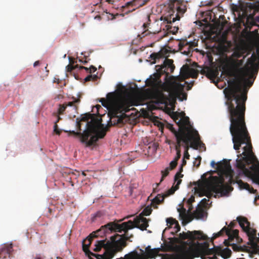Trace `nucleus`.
<instances>
[{"mask_svg": "<svg viewBox=\"0 0 259 259\" xmlns=\"http://www.w3.org/2000/svg\"><path fill=\"white\" fill-rule=\"evenodd\" d=\"M208 201H209V200H208L206 198H204L201 200V203H202V204L205 205L207 204Z\"/></svg>", "mask_w": 259, "mask_h": 259, "instance_id": "obj_47", "label": "nucleus"}, {"mask_svg": "<svg viewBox=\"0 0 259 259\" xmlns=\"http://www.w3.org/2000/svg\"><path fill=\"white\" fill-rule=\"evenodd\" d=\"M35 259H44L42 257H41L40 255H36L35 258Z\"/></svg>", "mask_w": 259, "mask_h": 259, "instance_id": "obj_59", "label": "nucleus"}, {"mask_svg": "<svg viewBox=\"0 0 259 259\" xmlns=\"http://www.w3.org/2000/svg\"><path fill=\"white\" fill-rule=\"evenodd\" d=\"M169 170H170L167 167H166L164 170L161 171L162 178L160 180V182H162L164 178L168 175Z\"/></svg>", "mask_w": 259, "mask_h": 259, "instance_id": "obj_37", "label": "nucleus"}, {"mask_svg": "<svg viewBox=\"0 0 259 259\" xmlns=\"http://www.w3.org/2000/svg\"><path fill=\"white\" fill-rule=\"evenodd\" d=\"M167 53L168 51L166 50H161L158 53H154L151 54L150 58L151 59V60H153V63H155L157 60L167 57Z\"/></svg>", "mask_w": 259, "mask_h": 259, "instance_id": "obj_21", "label": "nucleus"}, {"mask_svg": "<svg viewBox=\"0 0 259 259\" xmlns=\"http://www.w3.org/2000/svg\"><path fill=\"white\" fill-rule=\"evenodd\" d=\"M181 145L184 148V158L189 159L190 155L188 150L190 148L198 149L199 148H205V144L201 141L200 135L197 131L184 138L181 140Z\"/></svg>", "mask_w": 259, "mask_h": 259, "instance_id": "obj_10", "label": "nucleus"}, {"mask_svg": "<svg viewBox=\"0 0 259 259\" xmlns=\"http://www.w3.org/2000/svg\"><path fill=\"white\" fill-rule=\"evenodd\" d=\"M13 251V245L11 244H4L0 248V259L10 257Z\"/></svg>", "mask_w": 259, "mask_h": 259, "instance_id": "obj_19", "label": "nucleus"}, {"mask_svg": "<svg viewBox=\"0 0 259 259\" xmlns=\"http://www.w3.org/2000/svg\"><path fill=\"white\" fill-rule=\"evenodd\" d=\"M238 184L240 188L246 189L251 193L255 194L257 191L256 190H255L252 187H250L248 183H244L242 180H239Z\"/></svg>", "mask_w": 259, "mask_h": 259, "instance_id": "obj_23", "label": "nucleus"}, {"mask_svg": "<svg viewBox=\"0 0 259 259\" xmlns=\"http://www.w3.org/2000/svg\"><path fill=\"white\" fill-rule=\"evenodd\" d=\"M246 52L245 48L242 47L238 48L233 53L232 58H236V59L239 58L243 56Z\"/></svg>", "mask_w": 259, "mask_h": 259, "instance_id": "obj_24", "label": "nucleus"}, {"mask_svg": "<svg viewBox=\"0 0 259 259\" xmlns=\"http://www.w3.org/2000/svg\"><path fill=\"white\" fill-rule=\"evenodd\" d=\"M231 250L226 248L222 250V256L225 258H228L231 256Z\"/></svg>", "mask_w": 259, "mask_h": 259, "instance_id": "obj_33", "label": "nucleus"}, {"mask_svg": "<svg viewBox=\"0 0 259 259\" xmlns=\"http://www.w3.org/2000/svg\"><path fill=\"white\" fill-rule=\"evenodd\" d=\"M186 164V160L185 159V158H183V160H182V163L181 164V166H184Z\"/></svg>", "mask_w": 259, "mask_h": 259, "instance_id": "obj_54", "label": "nucleus"}, {"mask_svg": "<svg viewBox=\"0 0 259 259\" xmlns=\"http://www.w3.org/2000/svg\"><path fill=\"white\" fill-rule=\"evenodd\" d=\"M80 102L79 99H74L72 102L64 103L62 105H59L57 113H63L66 111L67 112L75 113L77 112V104Z\"/></svg>", "mask_w": 259, "mask_h": 259, "instance_id": "obj_17", "label": "nucleus"}, {"mask_svg": "<svg viewBox=\"0 0 259 259\" xmlns=\"http://www.w3.org/2000/svg\"><path fill=\"white\" fill-rule=\"evenodd\" d=\"M90 68L91 70H92V72H94L97 70V68L93 65H91Z\"/></svg>", "mask_w": 259, "mask_h": 259, "instance_id": "obj_51", "label": "nucleus"}, {"mask_svg": "<svg viewBox=\"0 0 259 259\" xmlns=\"http://www.w3.org/2000/svg\"><path fill=\"white\" fill-rule=\"evenodd\" d=\"M234 239H232V240H230L229 239V237L228 238V239H227V240H224V244L225 245V246H229L230 245H231L232 246V248L234 250H237L238 249V248L240 247H239L238 246H237L235 243H231L233 240H234Z\"/></svg>", "mask_w": 259, "mask_h": 259, "instance_id": "obj_29", "label": "nucleus"}, {"mask_svg": "<svg viewBox=\"0 0 259 259\" xmlns=\"http://www.w3.org/2000/svg\"><path fill=\"white\" fill-rule=\"evenodd\" d=\"M171 59H165L161 66L156 65L155 68L157 72L153 74V77L146 80V84L156 89L158 91V98L156 100L154 109H159L165 113H185L174 111L175 99L171 96V84L170 82H162L160 79L161 75L165 74V79L168 76L169 71L172 73L175 66Z\"/></svg>", "mask_w": 259, "mask_h": 259, "instance_id": "obj_4", "label": "nucleus"}, {"mask_svg": "<svg viewBox=\"0 0 259 259\" xmlns=\"http://www.w3.org/2000/svg\"><path fill=\"white\" fill-rule=\"evenodd\" d=\"M194 197L192 196L187 201V203L190 205L194 201Z\"/></svg>", "mask_w": 259, "mask_h": 259, "instance_id": "obj_43", "label": "nucleus"}, {"mask_svg": "<svg viewBox=\"0 0 259 259\" xmlns=\"http://www.w3.org/2000/svg\"><path fill=\"white\" fill-rule=\"evenodd\" d=\"M197 46V43L193 41L188 42L187 40H181L179 45V50L181 53L187 56H191L193 48Z\"/></svg>", "mask_w": 259, "mask_h": 259, "instance_id": "obj_18", "label": "nucleus"}, {"mask_svg": "<svg viewBox=\"0 0 259 259\" xmlns=\"http://www.w3.org/2000/svg\"><path fill=\"white\" fill-rule=\"evenodd\" d=\"M84 81H91V80H93V77H92V75H89L88 76H87L85 78H84Z\"/></svg>", "mask_w": 259, "mask_h": 259, "instance_id": "obj_44", "label": "nucleus"}, {"mask_svg": "<svg viewBox=\"0 0 259 259\" xmlns=\"http://www.w3.org/2000/svg\"><path fill=\"white\" fill-rule=\"evenodd\" d=\"M105 226V225L102 226L100 229L91 234L90 236L82 242V249L89 258L92 257V256L95 257L97 259L101 258L102 257H104V255H100L99 254H96L91 251L89 250V247L92 243L93 238L97 237L99 236H102V235L105 234L108 231L116 232L114 229H109L107 227H104Z\"/></svg>", "mask_w": 259, "mask_h": 259, "instance_id": "obj_11", "label": "nucleus"}, {"mask_svg": "<svg viewBox=\"0 0 259 259\" xmlns=\"http://www.w3.org/2000/svg\"><path fill=\"white\" fill-rule=\"evenodd\" d=\"M152 210L151 207L147 206L146 207L139 216L136 217L134 222L128 221L126 222H123L119 224L114 222H110L104 226L108 227L109 229H113L115 232L122 233L123 232L128 236V230L133 229L135 227L140 229L141 230H146L148 227V222L146 218L144 216H147L151 213Z\"/></svg>", "mask_w": 259, "mask_h": 259, "instance_id": "obj_7", "label": "nucleus"}, {"mask_svg": "<svg viewBox=\"0 0 259 259\" xmlns=\"http://www.w3.org/2000/svg\"><path fill=\"white\" fill-rule=\"evenodd\" d=\"M141 113H144V114H146V113H148V112H147L146 111H142V112Z\"/></svg>", "mask_w": 259, "mask_h": 259, "instance_id": "obj_61", "label": "nucleus"}, {"mask_svg": "<svg viewBox=\"0 0 259 259\" xmlns=\"http://www.w3.org/2000/svg\"><path fill=\"white\" fill-rule=\"evenodd\" d=\"M105 114H81L80 119H76V127L79 132L69 131L87 147L95 144L99 139H103L112 125L119 127L128 123L135 124L139 118H151L153 114H107L109 118L107 124L102 123V116Z\"/></svg>", "mask_w": 259, "mask_h": 259, "instance_id": "obj_1", "label": "nucleus"}, {"mask_svg": "<svg viewBox=\"0 0 259 259\" xmlns=\"http://www.w3.org/2000/svg\"><path fill=\"white\" fill-rule=\"evenodd\" d=\"M95 19L100 21L101 20V17L100 15H97L95 17Z\"/></svg>", "mask_w": 259, "mask_h": 259, "instance_id": "obj_53", "label": "nucleus"}, {"mask_svg": "<svg viewBox=\"0 0 259 259\" xmlns=\"http://www.w3.org/2000/svg\"><path fill=\"white\" fill-rule=\"evenodd\" d=\"M178 125V130H176L173 125L167 123L166 127L174 134L176 141H181L184 138L197 131L190 121L189 117L186 114H168Z\"/></svg>", "mask_w": 259, "mask_h": 259, "instance_id": "obj_8", "label": "nucleus"}, {"mask_svg": "<svg viewBox=\"0 0 259 259\" xmlns=\"http://www.w3.org/2000/svg\"><path fill=\"white\" fill-rule=\"evenodd\" d=\"M181 141H176L175 143H174L175 144V149L177 152L176 156L174 160L177 162L181 156V148L182 147V145H181Z\"/></svg>", "mask_w": 259, "mask_h": 259, "instance_id": "obj_26", "label": "nucleus"}, {"mask_svg": "<svg viewBox=\"0 0 259 259\" xmlns=\"http://www.w3.org/2000/svg\"><path fill=\"white\" fill-rule=\"evenodd\" d=\"M183 167L181 166L179 171H178L175 176V181H177V184L175 186H172L170 189L166 191L163 194H158L155 198L151 201V205L154 208H157V205L161 204L163 202L165 197H168L173 194L175 191L179 188V185L182 182V180L179 179L180 178H182L183 175L181 174L183 171Z\"/></svg>", "mask_w": 259, "mask_h": 259, "instance_id": "obj_13", "label": "nucleus"}, {"mask_svg": "<svg viewBox=\"0 0 259 259\" xmlns=\"http://www.w3.org/2000/svg\"><path fill=\"white\" fill-rule=\"evenodd\" d=\"M211 166L219 170L223 169L222 174L219 177L211 176L210 179L205 184L195 182L194 184H197V188H196V192L199 194V196H206L208 198L212 196L217 197H222L227 195L229 192L233 190V188L228 184L225 183L224 176L229 178V182L231 183L233 179L231 166L227 163L223 164L219 162L217 164L214 161H211Z\"/></svg>", "mask_w": 259, "mask_h": 259, "instance_id": "obj_5", "label": "nucleus"}, {"mask_svg": "<svg viewBox=\"0 0 259 259\" xmlns=\"http://www.w3.org/2000/svg\"><path fill=\"white\" fill-rule=\"evenodd\" d=\"M174 239H175V240H177V241H178V238H174Z\"/></svg>", "mask_w": 259, "mask_h": 259, "instance_id": "obj_64", "label": "nucleus"}, {"mask_svg": "<svg viewBox=\"0 0 259 259\" xmlns=\"http://www.w3.org/2000/svg\"><path fill=\"white\" fill-rule=\"evenodd\" d=\"M180 95H182V98L181 99V100H186L187 99V94L186 93H182L180 94Z\"/></svg>", "mask_w": 259, "mask_h": 259, "instance_id": "obj_46", "label": "nucleus"}, {"mask_svg": "<svg viewBox=\"0 0 259 259\" xmlns=\"http://www.w3.org/2000/svg\"><path fill=\"white\" fill-rule=\"evenodd\" d=\"M194 81H192L191 82L190 84H188V86H187V90H190L191 89V88L192 87V85H193V83H194Z\"/></svg>", "mask_w": 259, "mask_h": 259, "instance_id": "obj_50", "label": "nucleus"}, {"mask_svg": "<svg viewBox=\"0 0 259 259\" xmlns=\"http://www.w3.org/2000/svg\"><path fill=\"white\" fill-rule=\"evenodd\" d=\"M224 233H226V235L229 237V239L230 240L236 239L237 242L242 241V239L239 237V231L238 230H231V229L226 227L223 228L219 232L213 234V236L211 238L212 241L217 238L222 236Z\"/></svg>", "mask_w": 259, "mask_h": 259, "instance_id": "obj_16", "label": "nucleus"}, {"mask_svg": "<svg viewBox=\"0 0 259 259\" xmlns=\"http://www.w3.org/2000/svg\"><path fill=\"white\" fill-rule=\"evenodd\" d=\"M148 23H144L143 25L144 29H146L147 27H148Z\"/></svg>", "mask_w": 259, "mask_h": 259, "instance_id": "obj_58", "label": "nucleus"}, {"mask_svg": "<svg viewBox=\"0 0 259 259\" xmlns=\"http://www.w3.org/2000/svg\"><path fill=\"white\" fill-rule=\"evenodd\" d=\"M244 115L235 114V150L239 153L236 167L253 183L259 185V161L252 151Z\"/></svg>", "mask_w": 259, "mask_h": 259, "instance_id": "obj_3", "label": "nucleus"}, {"mask_svg": "<svg viewBox=\"0 0 259 259\" xmlns=\"http://www.w3.org/2000/svg\"><path fill=\"white\" fill-rule=\"evenodd\" d=\"M246 5L247 7H248L250 9L257 10L256 6L254 4H252L251 3H247Z\"/></svg>", "mask_w": 259, "mask_h": 259, "instance_id": "obj_41", "label": "nucleus"}, {"mask_svg": "<svg viewBox=\"0 0 259 259\" xmlns=\"http://www.w3.org/2000/svg\"><path fill=\"white\" fill-rule=\"evenodd\" d=\"M60 118L59 116H57V120L55 121V124H54V132L57 135H60L61 133V131L60 130L59 128H58V125H57V122L59 121V120H60Z\"/></svg>", "mask_w": 259, "mask_h": 259, "instance_id": "obj_34", "label": "nucleus"}, {"mask_svg": "<svg viewBox=\"0 0 259 259\" xmlns=\"http://www.w3.org/2000/svg\"><path fill=\"white\" fill-rule=\"evenodd\" d=\"M78 67V65H76L75 66H73L71 64H69L67 66V70L68 72H71L73 70L75 69L76 68Z\"/></svg>", "mask_w": 259, "mask_h": 259, "instance_id": "obj_40", "label": "nucleus"}, {"mask_svg": "<svg viewBox=\"0 0 259 259\" xmlns=\"http://www.w3.org/2000/svg\"><path fill=\"white\" fill-rule=\"evenodd\" d=\"M245 57H243V58L241 60L230 58L231 65L232 67L238 68L242 66L244 63Z\"/></svg>", "mask_w": 259, "mask_h": 259, "instance_id": "obj_27", "label": "nucleus"}, {"mask_svg": "<svg viewBox=\"0 0 259 259\" xmlns=\"http://www.w3.org/2000/svg\"><path fill=\"white\" fill-rule=\"evenodd\" d=\"M234 226H235V223H233V222H231L230 224V227L231 228H233L234 227Z\"/></svg>", "mask_w": 259, "mask_h": 259, "instance_id": "obj_57", "label": "nucleus"}, {"mask_svg": "<svg viewBox=\"0 0 259 259\" xmlns=\"http://www.w3.org/2000/svg\"><path fill=\"white\" fill-rule=\"evenodd\" d=\"M198 72H195L194 71H193L190 74V76L192 77V78H197V76H198Z\"/></svg>", "mask_w": 259, "mask_h": 259, "instance_id": "obj_45", "label": "nucleus"}, {"mask_svg": "<svg viewBox=\"0 0 259 259\" xmlns=\"http://www.w3.org/2000/svg\"><path fill=\"white\" fill-rule=\"evenodd\" d=\"M166 223L167 224L169 225L170 227L175 225L174 228L176 229V232H178L180 230L181 227L179 224V223L175 219L172 218H167L166 219Z\"/></svg>", "mask_w": 259, "mask_h": 259, "instance_id": "obj_25", "label": "nucleus"}, {"mask_svg": "<svg viewBox=\"0 0 259 259\" xmlns=\"http://www.w3.org/2000/svg\"><path fill=\"white\" fill-rule=\"evenodd\" d=\"M223 72L230 77L234 75L232 67L228 65L223 67Z\"/></svg>", "mask_w": 259, "mask_h": 259, "instance_id": "obj_30", "label": "nucleus"}, {"mask_svg": "<svg viewBox=\"0 0 259 259\" xmlns=\"http://www.w3.org/2000/svg\"><path fill=\"white\" fill-rule=\"evenodd\" d=\"M95 107L97 109V112L96 113H99L100 109L102 108L101 106L99 105H97Z\"/></svg>", "mask_w": 259, "mask_h": 259, "instance_id": "obj_49", "label": "nucleus"}, {"mask_svg": "<svg viewBox=\"0 0 259 259\" xmlns=\"http://www.w3.org/2000/svg\"><path fill=\"white\" fill-rule=\"evenodd\" d=\"M201 157L200 156H198L197 158L195 159V161L193 162L194 165L196 166L197 167H198L201 163Z\"/></svg>", "mask_w": 259, "mask_h": 259, "instance_id": "obj_39", "label": "nucleus"}, {"mask_svg": "<svg viewBox=\"0 0 259 259\" xmlns=\"http://www.w3.org/2000/svg\"><path fill=\"white\" fill-rule=\"evenodd\" d=\"M99 101L108 111L105 113H126L135 110L133 107L131 108L134 101L129 95L117 96L114 92H111L107 94L106 98H101Z\"/></svg>", "mask_w": 259, "mask_h": 259, "instance_id": "obj_6", "label": "nucleus"}, {"mask_svg": "<svg viewBox=\"0 0 259 259\" xmlns=\"http://www.w3.org/2000/svg\"><path fill=\"white\" fill-rule=\"evenodd\" d=\"M237 220L240 227L248 236L250 244L259 252V246L256 243V242H259V237L256 236V230L250 227V223L246 218L238 217Z\"/></svg>", "mask_w": 259, "mask_h": 259, "instance_id": "obj_12", "label": "nucleus"}, {"mask_svg": "<svg viewBox=\"0 0 259 259\" xmlns=\"http://www.w3.org/2000/svg\"><path fill=\"white\" fill-rule=\"evenodd\" d=\"M57 259H62V258L58 256V257H57Z\"/></svg>", "mask_w": 259, "mask_h": 259, "instance_id": "obj_63", "label": "nucleus"}, {"mask_svg": "<svg viewBox=\"0 0 259 259\" xmlns=\"http://www.w3.org/2000/svg\"><path fill=\"white\" fill-rule=\"evenodd\" d=\"M256 55L253 53L248 60L250 67L240 69V75L228 80V87L224 90L229 113H245L248 88L252 84L259 68V48Z\"/></svg>", "mask_w": 259, "mask_h": 259, "instance_id": "obj_2", "label": "nucleus"}, {"mask_svg": "<svg viewBox=\"0 0 259 259\" xmlns=\"http://www.w3.org/2000/svg\"><path fill=\"white\" fill-rule=\"evenodd\" d=\"M201 255L202 259H218L215 254L208 253L202 255V251L198 247H189L184 250L178 259H194V257Z\"/></svg>", "mask_w": 259, "mask_h": 259, "instance_id": "obj_14", "label": "nucleus"}, {"mask_svg": "<svg viewBox=\"0 0 259 259\" xmlns=\"http://www.w3.org/2000/svg\"><path fill=\"white\" fill-rule=\"evenodd\" d=\"M146 252L147 255L149 257L152 258L155 255V251L153 249H151L150 246L146 248Z\"/></svg>", "mask_w": 259, "mask_h": 259, "instance_id": "obj_32", "label": "nucleus"}, {"mask_svg": "<svg viewBox=\"0 0 259 259\" xmlns=\"http://www.w3.org/2000/svg\"><path fill=\"white\" fill-rule=\"evenodd\" d=\"M179 238L182 240L189 239L190 240L194 241L195 240H206L207 236L200 231H188L187 232H183L180 233Z\"/></svg>", "mask_w": 259, "mask_h": 259, "instance_id": "obj_15", "label": "nucleus"}, {"mask_svg": "<svg viewBox=\"0 0 259 259\" xmlns=\"http://www.w3.org/2000/svg\"><path fill=\"white\" fill-rule=\"evenodd\" d=\"M148 154H154L157 149L158 144L156 143H150L148 144Z\"/></svg>", "mask_w": 259, "mask_h": 259, "instance_id": "obj_28", "label": "nucleus"}, {"mask_svg": "<svg viewBox=\"0 0 259 259\" xmlns=\"http://www.w3.org/2000/svg\"><path fill=\"white\" fill-rule=\"evenodd\" d=\"M92 77H93V81H95V80H97L98 77L97 75H92Z\"/></svg>", "mask_w": 259, "mask_h": 259, "instance_id": "obj_52", "label": "nucleus"}, {"mask_svg": "<svg viewBox=\"0 0 259 259\" xmlns=\"http://www.w3.org/2000/svg\"><path fill=\"white\" fill-rule=\"evenodd\" d=\"M190 0H169L167 14L165 20L167 23L179 20L187 10L185 3Z\"/></svg>", "mask_w": 259, "mask_h": 259, "instance_id": "obj_9", "label": "nucleus"}, {"mask_svg": "<svg viewBox=\"0 0 259 259\" xmlns=\"http://www.w3.org/2000/svg\"><path fill=\"white\" fill-rule=\"evenodd\" d=\"M39 64V62L38 61H35L33 64V66L36 67Z\"/></svg>", "mask_w": 259, "mask_h": 259, "instance_id": "obj_55", "label": "nucleus"}, {"mask_svg": "<svg viewBox=\"0 0 259 259\" xmlns=\"http://www.w3.org/2000/svg\"><path fill=\"white\" fill-rule=\"evenodd\" d=\"M178 211L180 212V213L181 214L182 212H183V213H185L186 212V209L184 208V207L182 208H178Z\"/></svg>", "mask_w": 259, "mask_h": 259, "instance_id": "obj_48", "label": "nucleus"}, {"mask_svg": "<svg viewBox=\"0 0 259 259\" xmlns=\"http://www.w3.org/2000/svg\"><path fill=\"white\" fill-rule=\"evenodd\" d=\"M152 34V35H154L155 33H152L150 31H148V30H145L143 32H142L141 34L138 35V37H139L140 38H142L146 36H147L148 35Z\"/></svg>", "mask_w": 259, "mask_h": 259, "instance_id": "obj_36", "label": "nucleus"}, {"mask_svg": "<svg viewBox=\"0 0 259 259\" xmlns=\"http://www.w3.org/2000/svg\"><path fill=\"white\" fill-rule=\"evenodd\" d=\"M80 69H84L87 71V72L92 73V70H91L90 67L88 68L84 66H79Z\"/></svg>", "mask_w": 259, "mask_h": 259, "instance_id": "obj_42", "label": "nucleus"}, {"mask_svg": "<svg viewBox=\"0 0 259 259\" xmlns=\"http://www.w3.org/2000/svg\"><path fill=\"white\" fill-rule=\"evenodd\" d=\"M134 113H136V114H138V113H140V112H139L138 111L135 112Z\"/></svg>", "mask_w": 259, "mask_h": 259, "instance_id": "obj_62", "label": "nucleus"}, {"mask_svg": "<svg viewBox=\"0 0 259 259\" xmlns=\"http://www.w3.org/2000/svg\"><path fill=\"white\" fill-rule=\"evenodd\" d=\"M117 259H145L143 254L138 253L137 250H135L125 254L124 257H121Z\"/></svg>", "mask_w": 259, "mask_h": 259, "instance_id": "obj_22", "label": "nucleus"}, {"mask_svg": "<svg viewBox=\"0 0 259 259\" xmlns=\"http://www.w3.org/2000/svg\"><path fill=\"white\" fill-rule=\"evenodd\" d=\"M178 162L176 160H174L171 161L169 163V166L167 167V168L170 170L174 169L177 165Z\"/></svg>", "mask_w": 259, "mask_h": 259, "instance_id": "obj_38", "label": "nucleus"}, {"mask_svg": "<svg viewBox=\"0 0 259 259\" xmlns=\"http://www.w3.org/2000/svg\"><path fill=\"white\" fill-rule=\"evenodd\" d=\"M175 142H172V141H170V140H167V141H166V143H167L168 144H169V145H170V144H174V145H175V144H174V143H175Z\"/></svg>", "mask_w": 259, "mask_h": 259, "instance_id": "obj_56", "label": "nucleus"}, {"mask_svg": "<svg viewBox=\"0 0 259 259\" xmlns=\"http://www.w3.org/2000/svg\"><path fill=\"white\" fill-rule=\"evenodd\" d=\"M79 61L82 62L84 64H85L87 63V61L85 60L84 61H82L81 60H79Z\"/></svg>", "mask_w": 259, "mask_h": 259, "instance_id": "obj_60", "label": "nucleus"}, {"mask_svg": "<svg viewBox=\"0 0 259 259\" xmlns=\"http://www.w3.org/2000/svg\"><path fill=\"white\" fill-rule=\"evenodd\" d=\"M187 83L188 82L187 81H185L184 84H182L180 83H177L175 85V89L180 91H182L184 89L185 84Z\"/></svg>", "mask_w": 259, "mask_h": 259, "instance_id": "obj_35", "label": "nucleus"}, {"mask_svg": "<svg viewBox=\"0 0 259 259\" xmlns=\"http://www.w3.org/2000/svg\"><path fill=\"white\" fill-rule=\"evenodd\" d=\"M148 0H132L130 2H127L125 4V7L130 8V7H133V10L139 8L145 5Z\"/></svg>", "mask_w": 259, "mask_h": 259, "instance_id": "obj_20", "label": "nucleus"}, {"mask_svg": "<svg viewBox=\"0 0 259 259\" xmlns=\"http://www.w3.org/2000/svg\"><path fill=\"white\" fill-rule=\"evenodd\" d=\"M194 214L196 218L198 219H202L204 217V211L202 209H197L194 211Z\"/></svg>", "mask_w": 259, "mask_h": 259, "instance_id": "obj_31", "label": "nucleus"}]
</instances>
